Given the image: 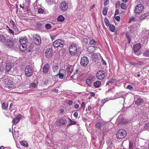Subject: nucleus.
<instances>
[{"label":"nucleus","instance_id":"obj_28","mask_svg":"<svg viewBox=\"0 0 149 149\" xmlns=\"http://www.w3.org/2000/svg\"><path fill=\"white\" fill-rule=\"evenodd\" d=\"M143 56L146 57H149V50H146L143 53Z\"/></svg>","mask_w":149,"mask_h":149},{"label":"nucleus","instance_id":"obj_44","mask_svg":"<svg viewBox=\"0 0 149 149\" xmlns=\"http://www.w3.org/2000/svg\"><path fill=\"white\" fill-rule=\"evenodd\" d=\"M46 28L47 29H49L51 28V25L49 24H47L45 25Z\"/></svg>","mask_w":149,"mask_h":149},{"label":"nucleus","instance_id":"obj_42","mask_svg":"<svg viewBox=\"0 0 149 149\" xmlns=\"http://www.w3.org/2000/svg\"><path fill=\"white\" fill-rule=\"evenodd\" d=\"M58 69V67L57 65H54L53 67V70L54 71H57Z\"/></svg>","mask_w":149,"mask_h":149},{"label":"nucleus","instance_id":"obj_34","mask_svg":"<svg viewBox=\"0 0 149 149\" xmlns=\"http://www.w3.org/2000/svg\"><path fill=\"white\" fill-rule=\"evenodd\" d=\"M73 67L72 66H70L69 67H68L66 68V71L67 72H70V73H71L72 72V71L71 70H73Z\"/></svg>","mask_w":149,"mask_h":149},{"label":"nucleus","instance_id":"obj_30","mask_svg":"<svg viewBox=\"0 0 149 149\" xmlns=\"http://www.w3.org/2000/svg\"><path fill=\"white\" fill-rule=\"evenodd\" d=\"M20 49H22V48L23 49H22V51H24L25 50L27 47V45L26 44H20Z\"/></svg>","mask_w":149,"mask_h":149},{"label":"nucleus","instance_id":"obj_56","mask_svg":"<svg viewBox=\"0 0 149 149\" xmlns=\"http://www.w3.org/2000/svg\"><path fill=\"white\" fill-rule=\"evenodd\" d=\"M119 12L118 9H117L115 11V15L119 14Z\"/></svg>","mask_w":149,"mask_h":149},{"label":"nucleus","instance_id":"obj_61","mask_svg":"<svg viewBox=\"0 0 149 149\" xmlns=\"http://www.w3.org/2000/svg\"><path fill=\"white\" fill-rule=\"evenodd\" d=\"M79 107V105L77 104H76L74 105V108L75 109H77Z\"/></svg>","mask_w":149,"mask_h":149},{"label":"nucleus","instance_id":"obj_35","mask_svg":"<svg viewBox=\"0 0 149 149\" xmlns=\"http://www.w3.org/2000/svg\"><path fill=\"white\" fill-rule=\"evenodd\" d=\"M102 125V123L100 122L97 123L95 125V127L96 128H98V129H100L101 126Z\"/></svg>","mask_w":149,"mask_h":149},{"label":"nucleus","instance_id":"obj_46","mask_svg":"<svg viewBox=\"0 0 149 149\" xmlns=\"http://www.w3.org/2000/svg\"><path fill=\"white\" fill-rule=\"evenodd\" d=\"M120 1H117L116 3V7H119L120 6Z\"/></svg>","mask_w":149,"mask_h":149},{"label":"nucleus","instance_id":"obj_52","mask_svg":"<svg viewBox=\"0 0 149 149\" xmlns=\"http://www.w3.org/2000/svg\"><path fill=\"white\" fill-rule=\"evenodd\" d=\"M22 116L21 114H19L17 116L16 118L20 120V119L22 118Z\"/></svg>","mask_w":149,"mask_h":149},{"label":"nucleus","instance_id":"obj_17","mask_svg":"<svg viewBox=\"0 0 149 149\" xmlns=\"http://www.w3.org/2000/svg\"><path fill=\"white\" fill-rule=\"evenodd\" d=\"M93 76H90L89 77L86 79V84L89 86H90L91 85V80L93 79Z\"/></svg>","mask_w":149,"mask_h":149},{"label":"nucleus","instance_id":"obj_50","mask_svg":"<svg viewBox=\"0 0 149 149\" xmlns=\"http://www.w3.org/2000/svg\"><path fill=\"white\" fill-rule=\"evenodd\" d=\"M125 36L126 37L128 38H131V37L130 36V34L128 33L127 32H126L125 33Z\"/></svg>","mask_w":149,"mask_h":149},{"label":"nucleus","instance_id":"obj_25","mask_svg":"<svg viewBox=\"0 0 149 149\" xmlns=\"http://www.w3.org/2000/svg\"><path fill=\"white\" fill-rule=\"evenodd\" d=\"M20 144L22 146L25 147H28V144L25 141H20Z\"/></svg>","mask_w":149,"mask_h":149},{"label":"nucleus","instance_id":"obj_10","mask_svg":"<svg viewBox=\"0 0 149 149\" xmlns=\"http://www.w3.org/2000/svg\"><path fill=\"white\" fill-rule=\"evenodd\" d=\"M66 74V70L63 69H61L57 75L58 76L59 78L62 79L65 77Z\"/></svg>","mask_w":149,"mask_h":149},{"label":"nucleus","instance_id":"obj_59","mask_svg":"<svg viewBox=\"0 0 149 149\" xmlns=\"http://www.w3.org/2000/svg\"><path fill=\"white\" fill-rule=\"evenodd\" d=\"M73 101L72 100H69L68 102V104L69 106H71L72 104Z\"/></svg>","mask_w":149,"mask_h":149},{"label":"nucleus","instance_id":"obj_51","mask_svg":"<svg viewBox=\"0 0 149 149\" xmlns=\"http://www.w3.org/2000/svg\"><path fill=\"white\" fill-rule=\"evenodd\" d=\"M8 30L9 31V33L10 34H12L13 35H14V31L12 29L10 28H9Z\"/></svg>","mask_w":149,"mask_h":149},{"label":"nucleus","instance_id":"obj_13","mask_svg":"<svg viewBox=\"0 0 149 149\" xmlns=\"http://www.w3.org/2000/svg\"><path fill=\"white\" fill-rule=\"evenodd\" d=\"M50 66L48 63H46L43 68L42 72L44 74H47L49 70Z\"/></svg>","mask_w":149,"mask_h":149},{"label":"nucleus","instance_id":"obj_36","mask_svg":"<svg viewBox=\"0 0 149 149\" xmlns=\"http://www.w3.org/2000/svg\"><path fill=\"white\" fill-rule=\"evenodd\" d=\"M68 119L69 120V121H70V123H69L68 124V126H69L71 125H75L77 123L76 122L72 121L70 118H69Z\"/></svg>","mask_w":149,"mask_h":149},{"label":"nucleus","instance_id":"obj_2","mask_svg":"<svg viewBox=\"0 0 149 149\" xmlns=\"http://www.w3.org/2000/svg\"><path fill=\"white\" fill-rule=\"evenodd\" d=\"M5 86L4 89L8 91V90L13 88V82L11 80L8 79H5Z\"/></svg>","mask_w":149,"mask_h":149},{"label":"nucleus","instance_id":"obj_41","mask_svg":"<svg viewBox=\"0 0 149 149\" xmlns=\"http://www.w3.org/2000/svg\"><path fill=\"white\" fill-rule=\"evenodd\" d=\"M96 43V42L93 39L89 41V44L91 45H95Z\"/></svg>","mask_w":149,"mask_h":149},{"label":"nucleus","instance_id":"obj_1","mask_svg":"<svg viewBox=\"0 0 149 149\" xmlns=\"http://www.w3.org/2000/svg\"><path fill=\"white\" fill-rule=\"evenodd\" d=\"M69 51L70 54L72 56L76 55L77 52V47L74 44L70 45L69 47Z\"/></svg>","mask_w":149,"mask_h":149},{"label":"nucleus","instance_id":"obj_9","mask_svg":"<svg viewBox=\"0 0 149 149\" xmlns=\"http://www.w3.org/2000/svg\"><path fill=\"white\" fill-rule=\"evenodd\" d=\"M53 51L52 48L47 49L45 51V56L46 58H49L53 56Z\"/></svg>","mask_w":149,"mask_h":149},{"label":"nucleus","instance_id":"obj_11","mask_svg":"<svg viewBox=\"0 0 149 149\" xmlns=\"http://www.w3.org/2000/svg\"><path fill=\"white\" fill-rule=\"evenodd\" d=\"M104 77V72L103 70H100L96 74V77L97 79L101 80L103 79Z\"/></svg>","mask_w":149,"mask_h":149},{"label":"nucleus","instance_id":"obj_54","mask_svg":"<svg viewBox=\"0 0 149 149\" xmlns=\"http://www.w3.org/2000/svg\"><path fill=\"white\" fill-rule=\"evenodd\" d=\"M133 143L131 142H130L129 148L130 149H132L133 146Z\"/></svg>","mask_w":149,"mask_h":149},{"label":"nucleus","instance_id":"obj_31","mask_svg":"<svg viewBox=\"0 0 149 149\" xmlns=\"http://www.w3.org/2000/svg\"><path fill=\"white\" fill-rule=\"evenodd\" d=\"M108 10V8L106 7H104L103 8L102 13L104 16H106L107 14Z\"/></svg>","mask_w":149,"mask_h":149},{"label":"nucleus","instance_id":"obj_6","mask_svg":"<svg viewBox=\"0 0 149 149\" xmlns=\"http://www.w3.org/2000/svg\"><path fill=\"white\" fill-rule=\"evenodd\" d=\"M89 60L87 57L84 56L81 58L80 63L82 66L84 67L86 66Z\"/></svg>","mask_w":149,"mask_h":149},{"label":"nucleus","instance_id":"obj_24","mask_svg":"<svg viewBox=\"0 0 149 149\" xmlns=\"http://www.w3.org/2000/svg\"><path fill=\"white\" fill-rule=\"evenodd\" d=\"M129 122V120L123 118H122L120 121V123L123 125L127 124H128Z\"/></svg>","mask_w":149,"mask_h":149},{"label":"nucleus","instance_id":"obj_15","mask_svg":"<svg viewBox=\"0 0 149 149\" xmlns=\"http://www.w3.org/2000/svg\"><path fill=\"white\" fill-rule=\"evenodd\" d=\"M34 43L37 45H40L41 42V39L39 36L36 35L33 38Z\"/></svg>","mask_w":149,"mask_h":149},{"label":"nucleus","instance_id":"obj_37","mask_svg":"<svg viewBox=\"0 0 149 149\" xmlns=\"http://www.w3.org/2000/svg\"><path fill=\"white\" fill-rule=\"evenodd\" d=\"M120 7L122 9L124 10H126L127 9V6L125 4L122 3L120 5Z\"/></svg>","mask_w":149,"mask_h":149},{"label":"nucleus","instance_id":"obj_33","mask_svg":"<svg viewBox=\"0 0 149 149\" xmlns=\"http://www.w3.org/2000/svg\"><path fill=\"white\" fill-rule=\"evenodd\" d=\"M104 23L106 26H109L110 24L109 20L107 18H105L104 19Z\"/></svg>","mask_w":149,"mask_h":149},{"label":"nucleus","instance_id":"obj_43","mask_svg":"<svg viewBox=\"0 0 149 149\" xmlns=\"http://www.w3.org/2000/svg\"><path fill=\"white\" fill-rule=\"evenodd\" d=\"M137 65L136 64V65L138 66L139 65H142L144 64V63L143 61H138L137 62Z\"/></svg>","mask_w":149,"mask_h":149},{"label":"nucleus","instance_id":"obj_64","mask_svg":"<svg viewBox=\"0 0 149 149\" xmlns=\"http://www.w3.org/2000/svg\"><path fill=\"white\" fill-rule=\"evenodd\" d=\"M95 4H93L90 7V10H91L93 8H94V7L95 6Z\"/></svg>","mask_w":149,"mask_h":149},{"label":"nucleus","instance_id":"obj_21","mask_svg":"<svg viewBox=\"0 0 149 149\" xmlns=\"http://www.w3.org/2000/svg\"><path fill=\"white\" fill-rule=\"evenodd\" d=\"M101 84V81L99 80H97L95 81L93 83V86L96 88H98L100 87Z\"/></svg>","mask_w":149,"mask_h":149},{"label":"nucleus","instance_id":"obj_3","mask_svg":"<svg viewBox=\"0 0 149 149\" xmlns=\"http://www.w3.org/2000/svg\"><path fill=\"white\" fill-rule=\"evenodd\" d=\"M127 135V132L124 130L121 129L117 132L116 136L118 139H121L124 138Z\"/></svg>","mask_w":149,"mask_h":149},{"label":"nucleus","instance_id":"obj_45","mask_svg":"<svg viewBox=\"0 0 149 149\" xmlns=\"http://www.w3.org/2000/svg\"><path fill=\"white\" fill-rule=\"evenodd\" d=\"M44 11V10L41 8H39L38 10V13L39 14H42Z\"/></svg>","mask_w":149,"mask_h":149},{"label":"nucleus","instance_id":"obj_60","mask_svg":"<svg viewBox=\"0 0 149 149\" xmlns=\"http://www.w3.org/2000/svg\"><path fill=\"white\" fill-rule=\"evenodd\" d=\"M60 113H59L60 114H63V113L64 111V110L63 109H61L59 110Z\"/></svg>","mask_w":149,"mask_h":149},{"label":"nucleus","instance_id":"obj_18","mask_svg":"<svg viewBox=\"0 0 149 149\" xmlns=\"http://www.w3.org/2000/svg\"><path fill=\"white\" fill-rule=\"evenodd\" d=\"M148 16L147 13H145L141 15L139 17V19L141 21L147 19Z\"/></svg>","mask_w":149,"mask_h":149},{"label":"nucleus","instance_id":"obj_14","mask_svg":"<svg viewBox=\"0 0 149 149\" xmlns=\"http://www.w3.org/2000/svg\"><path fill=\"white\" fill-rule=\"evenodd\" d=\"M141 47L140 43H137L134 45L133 46V51L135 53H136L140 50Z\"/></svg>","mask_w":149,"mask_h":149},{"label":"nucleus","instance_id":"obj_53","mask_svg":"<svg viewBox=\"0 0 149 149\" xmlns=\"http://www.w3.org/2000/svg\"><path fill=\"white\" fill-rule=\"evenodd\" d=\"M58 91V89H54L51 90L52 92H55L56 93H57Z\"/></svg>","mask_w":149,"mask_h":149},{"label":"nucleus","instance_id":"obj_8","mask_svg":"<svg viewBox=\"0 0 149 149\" xmlns=\"http://www.w3.org/2000/svg\"><path fill=\"white\" fill-rule=\"evenodd\" d=\"M144 8L143 5L141 4L137 5L136 7L134 10L135 13H141Z\"/></svg>","mask_w":149,"mask_h":149},{"label":"nucleus","instance_id":"obj_20","mask_svg":"<svg viewBox=\"0 0 149 149\" xmlns=\"http://www.w3.org/2000/svg\"><path fill=\"white\" fill-rule=\"evenodd\" d=\"M12 68V65L10 63H8L6 64V72H8Z\"/></svg>","mask_w":149,"mask_h":149},{"label":"nucleus","instance_id":"obj_12","mask_svg":"<svg viewBox=\"0 0 149 149\" xmlns=\"http://www.w3.org/2000/svg\"><path fill=\"white\" fill-rule=\"evenodd\" d=\"M67 123V120L65 119L61 118L58 119L56 122V125L58 126H61Z\"/></svg>","mask_w":149,"mask_h":149},{"label":"nucleus","instance_id":"obj_58","mask_svg":"<svg viewBox=\"0 0 149 149\" xmlns=\"http://www.w3.org/2000/svg\"><path fill=\"white\" fill-rule=\"evenodd\" d=\"M137 63H134L133 62H131L130 63V64L132 65L137 66L136 65H137Z\"/></svg>","mask_w":149,"mask_h":149},{"label":"nucleus","instance_id":"obj_27","mask_svg":"<svg viewBox=\"0 0 149 149\" xmlns=\"http://www.w3.org/2000/svg\"><path fill=\"white\" fill-rule=\"evenodd\" d=\"M64 17L61 15H59L57 18V20L58 22H62L64 20Z\"/></svg>","mask_w":149,"mask_h":149},{"label":"nucleus","instance_id":"obj_29","mask_svg":"<svg viewBox=\"0 0 149 149\" xmlns=\"http://www.w3.org/2000/svg\"><path fill=\"white\" fill-rule=\"evenodd\" d=\"M6 38L0 34V41L4 43L6 42Z\"/></svg>","mask_w":149,"mask_h":149},{"label":"nucleus","instance_id":"obj_62","mask_svg":"<svg viewBox=\"0 0 149 149\" xmlns=\"http://www.w3.org/2000/svg\"><path fill=\"white\" fill-rule=\"evenodd\" d=\"M78 71H79V69H77L75 70V72H74V74H78Z\"/></svg>","mask_w":149,"mask_h":149},{"label":"nucleus","instance_id":"obj_16","mask_svg":"<svg viewBox=\"0 0 149 149\" xmlns=\"http://www.w3.org/2000/svg\"><path fill=\"white\" fill-rule=\"evenodd\" d=\"M6 44L7 46L11 47L13 46L14 42L12 40L10 39H8L6 43Z\"/></svg>","mask_w":149,"mask_h":149},{"label":"nucleus","instance_id":"obj_5","mask_svg":"<svg viewBox=\"0 0 149 149\" xmlns=\"http://www.w3.org/2000/svg\"><path fill=\"white\" fill-rule=\"evenodd\" d=\"M59 7L61 11L65 12L68 8V4L65 1H63L60 3Z\"/></svg>","mask_w":149,"mask_h":149},{"label":"nucleus","instance_id":"obj_19","mask_svg":"<svg viewBox=\"0 0 149 149\" xmlns=\"http://www.w3.org/2000/svg\"><path fill=\"white\" fill-rule=\"evenodd\" d=\"M28 42L27 38L25 37H24L20 39L19 40V42L20 44H26Z\"/></svg>","mask_w":149,"mask_h":149},{"label":"nucleus","instance_id":"obj_23","mask_svg":"<svg viewBox=\"0 0 149 149\" xmlns=\"http://www.w3.org/2000/svg\"><path fill=\"white\" fill-rule=\"evenodd\" d=\"M143 100L142 98H139L137 99L136 101L135 102V104L138 106L141 104V103L143 102Z\"/></svg>","mask_w":149,"mask_h":149},{"label":"nucleus","instance_id":"obj_4","mask_svg":"<svg viewBox=\"0 0 149 149\" xmlns=\"http://www.w3.org/2000/svg\"><path fill=\"white\" fill-rule=\"evenodd\" d=\"M33 73V69L30 66L27 65L25 69V73L26 76L27 77L31 76Z\"/></svg>","mask_w":149,"mask_h":149},{"label":"nucleus","instance_id":"obj_47","mask_svg":"<svg viewBox=\"0 0 149 149\" xmlns=\"http://www.w3.org/2000/svg\"><path fill=\"white\" fill-rule=\"evenodd\" d=\"M127 89L131 91L133 89V87L131 85H129L127 86Z\"/></svg>","mask_w":149,"mask_h":149},{"label":"nucleus","instance_id":"obj_57","mask_svg":"<svg viewBox=\"0 0 149 149\" xmlns=\"http://www.w3.org/2000/svg\"><path fill=\"white\" fill-rule=\"evenodd\" d=\"M78 115V113L76 112H75L73 114L75 118H77V117Z\"/></svg>","mask_w":149,"mask_h":149},{"label":"nucleus","instance_id":"obj_39","mask_svg":"<svg viewBox=\"0 0 149 149\" xmlns=\"http://www.w3.org/2000/svg\"><path fill=\"white\" fill-rule=\"evenodd\" d=\"M109 26V27L110 30L112 32H114L115 29V27L114 25L112 24H110Z\"/></svg>","mask_w":149,"mask_h":149},{"label":"nucleus","instance_id":"obj_22","mask_svg":"<svg viewBox=\"0 0 149 149\" xmlns=\"http://www.w3.org/2000/svg\"><path fill=\"white\" fill-rule=\"evenodd\" d=\"M37 85L35 82H33L29 85V88L30 90H33L35 88Z\"/></svg>","mask_w":149,"mask_h":149},{"label":"nucleus","instance_id":"obj_48","mask_svg":"<svg viewBox=\"0 0 149 149\" xmlns=\"http://www.w3.org/2000/svg\"><path fill=\"white\" fill-rule=\"evenodd\" d=\"M116 80L115 79H110L109 82L110 83H113L114 82H116Z\"/></svg>","mask_w":149,"mask_h":149},{"label":"nucleus","instance_id":"obj_26","mask_svg":"<svg viewBox=\"0 0 149 149\" xmlns=\"http://www.w3.org/2000/svg\"><path fill=\"white\" fill-rule=\"evenodd\" d=\"M87 50L88 52L90 53H93L95 51V49L94 47L90 46L88 47Z\"/></svg>","mask_w":149,"mask_h":149},{"label":"nucleus","instance_id":"obj_7","mask_svg":"<svg viewBox=\"0 0 149 149\" xmlns=\"http://www.w3.org/2000/svg\"><path fill=\"white\" fill-rule=\"evenodd\" d=\"M64 44V42L61 40L58 39L54 41L53 44L54 47H62Z\"/></svg>","mask_w":149,"mask_h":149},{"label":"nucleus","instance_id":"obj_38","mask_svg":"<svg viewBox=\"0 0 149 149\" xmlns=\"http://www.w3.org/2000/svg\"><path fill=\"white\" fill-rule=\"evenodd\" d=\"M8 104H6L5 102H3L2 106V108L4 110H6L8 108Z\"/></svg>","mask_w":149,"mask_h":149},{"label":"nucleus","instance_id":"obj_63","mask_svg":"<svg viewBox=\"0 0 149 149\" xmlns=\"http://www.w3.org/2000/svg\"><path fill=\"white\" fill-rule=\"evenodd\" d=\"M13 106V104L12 103H11L10 104L9 106V109L11 111H12V107Z\"/></svg>","mask_w":149,"mask_h":149},{"label":"nucleus","instance_id":"obj_32","mask_svg":"<svg viewBox=\"0 0 149 149\" xmlns=\"http://www.w3.org/2000/svg\"><path fill=\"white\" fill-rule=\"evenodd\" d=\"M19 121V119L15 118L12 120V123L13 125H16L17 124Z\"/></svg>","mask_w":149,"mask_h":149},{"label":"nucleus","instance_id":"obj_40","mask_svg":"<svg viewBox=\"0 0 149 149\" xmlns=\"http://www.w3.org/2000/svg\"><path fill=\"white\" fill-rule=\"evenodd\" d=\"M10 22L13 25V26L14 29H15L16 27H17L15 22L13 20L11 19L10 20Z\"/></svg>","mask_w":149,"mask_h":149},{"label":"nucleus","instance_id":"obj_55","mask_svg":"<svg viewBox=\"0 0 149 149\" xmlns=\"http://www.w3.org/2000/svg\"><path fill=\"white\" fill-rule=\"evenodd\" d=\"M116 20L118 21H119L120 19V17L119 16H117L115 17Z\"/></svg>","mask_w":149,"mask_h":149},{"label":"nucleus","instance_id":"obj_49","mask_svg":"<svg viewBox=\"0 0 149 149\" xmlns=\"http://www.w3.org/2000/svg\"><path fill=\"white\" fill-rule=\"evenodd\" d=\"M144 128H145L146 129H148L149 128V123L145 124Z\"/></svg>","mask_w":149,"mask_h":149}]
</instances>
